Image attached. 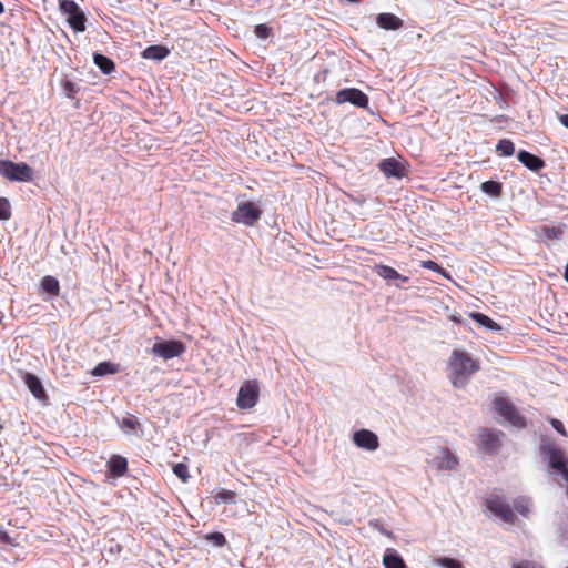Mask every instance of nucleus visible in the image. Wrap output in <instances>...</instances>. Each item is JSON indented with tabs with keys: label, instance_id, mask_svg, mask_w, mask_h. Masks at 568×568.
<instances>
[{
	"label": "nucleus",
	"instance_id": "5701e85b",
	"mask_svg": "<svg viewBox=\"0 0 568 568\" xmlns=\"http://www.w3.org/2000/svg\"><path fill=\"white\" fill-rule=\"evenodd\" d=\"M169 54V50L163 45H150L143 51L145 59L163 60Z\"/></svg>",
	"mask_w": 568,
	"mask_h": 568
},
{
	"label": "nucleus",
	"instance_id": "cd10ccee",
	"mask_svg": "<svg viewBox=\"0 0 568 568\" xmlns=\"http://www.w3.org/2000/svg\"><path fill=\"white\" fill-rule=\"evenodd\" d=\"M541 232L548 240H559L564 233L562 227L549 225L542 226Z\"/></svg>",
	"mask_w": 568,
	"mask_h": 568
},
{
	"label": "nucleus",
	"instance_id": "4be33fe9",
	"mask_svg": "<svg viewBox=\"0 0 568 568\" xmlns=\"http://www.w3.org/2000/svg\"><path fill=\"white\" fill-rule=\"evenodd\" d=\"M119 371V364L101 362L91 371V374L93 376H104L106 374H116Z\"/></svg>",
	"mask_w": 568,
	"mask_h": 568
},
{
	"label": "nucleus",
	"instance_id": "ea45409f",
	"mask_svg": "<svg viewBox=\"0 0 568 568\" xmlns=\"http://www.w3.org/2000/svg\"><path fill=\"white\" fill-rule=\"evenodd\" d=\"M371 526L374 528H377L385 536H387L389 538L393 537V534L390 531H387L383 526H379L377 523H375V524L371 523Z\"/></svg>",
	"mask_w": 568,
	"mask_h": 568
},
{
	"label": "nucleus",
	"instance_id": "7ed1b4c3",
	"mask_svg": "<svg viewBox=\"0 0 568 568\" xmlns=\"http://www.w3.org/2000/svg\"><path fill=\"white\" fill-rule=\"evenodd\" d=\"M60 11L67 16V22L75 32L85 30L87 17L73 0H58Z\"/></svg>",
	"mask_w": 568,
	"mask_h": 568
},
{
	"label": "nucleus",
	"instance_id": "4c0bfd02",
	"mask_svg": "<svg viewBox=\"0 0 568 568\" xmlns=\"http://www.w3.org/2000/svg\"><path fill=\"white\" fill-rule=\"evenodd\" d=\"M513 568H544L537 562L523 560L513 565Z\"/></svg>",
	"mask_w": 568,
	"mask_h": 568
},
{
	"label": "nucleus",
	"instance_id": "a878e982",
	"mask_svg": "<svg viewBox=\"0 0 568 568\" xmlns=\"http://www.w3.org/2000/svg\"><path fill=\"white\" fill-rule=\"evenodd\" d=\"M514 508L521 516H528L530 513V500L526 497H518L514 500Z\"/></svg>",
	"mask_w": 568,
	"mask_h": 568
},
{
	"label": "nucleus",
	"instance_id": "9b49d317",
	"mask_svg": "<svg viewBox=\"0 0 568 568\" xmlns=\"http://www.w3.org/2000/svg\"><path fill=\"white\" fill-rule=\"evenodd\" d=\"M354 444L366 450H376L379 446L378 437L375 433L368 429H361L353 435Z\"/></svg>",
	"mask_w": 568,
	"mask_h": 568
},
{
	"label": "nucleus",
	"instance_id": "a19ab883",
	"mask_svg": "<svg viewBox=\"0 0 568 568\" xmlns=\"http://www.w3.org/2000/svg\"><path fill=\"white\" fill-rule=\"evenodd\" d=\"M0 541L11 544V538L6 531H2L0 532Z\"/></svg>",
	"mask_w": 568,
	"mask_h": 568
},
{
	"label": "nucleus",
	"instance_id": "72a5a7b5",
	"mask_svg": "<svg viewBox=\"0 0 568 568\" xmlns=\"http://www.w3.org/2000/svg\"><path fill=\"white\" fill-rule=\"evenodd\" d=\"M61 87L63 89L64 94L70 99H74L75 93L79 91L75 83H73L70 80L62 81Z\"/></svg>",
	"mask_w": 568,
	"mask_h": 568
},
{
	"label": "nucleus",
	"instance_id": "20e7f679",
	"mask_svg": "<svg viewBox=\"0 0 568 568\" xmlns=\"http://www.w3.org/2000/svg\"><path fill=\"white\" fill-rule=\"evenodd\" d=\"M495 410L510 425L523 428L526 426L525 418L519 414L515 405L505 397H496L494 400Z\"/></svg>",
	"mask_w": 568,
	"mask_h": 568
},
{
	"label": "nucleus",
	"instance_id": "9d476101",
	"mask_svg": "<svg viewBox=\"0 0 568 568\" xmlns=\"http://www.w3.org/2000/svg\"><path fill=\"white\" fill-rule=\"evenodd\" d=\"M336 102L342 104L349 102L356 106L365 108L368 104V97L359 89L347 88L336 93Z\"/></svg>",
	"mask_w": 568,
	"mask_h": 568
},
{
	"label": "nucleus",
	"instance_id": "a211bd4d",
	"mask_svg": "<svg viewBox=\"0 0 568 568\" xmlns=\"http://www.w3.org/2000/svg\"><path fill=\"white\" fill-rule=\"evenodd\" d=\"M374 270H375V273L379 277H382L386 281H392V280H402L403 282L408 281L407 276H403L395 268H393L392 266H388V265L378 264V265H375Z\"/></svg>",
	"mask_w": 568,
	"mask_h": 568
},
{
	"label": "nucleus",
	"instance_id": "6e6552de",
	"mask_svg": "<svg viewBox=\"0 0 568 568\" xmlns=\"http://www.w3.org/2000/svg\"><path fill=\"white\" fill-rule=\"evenodd\" d=\"M151 351L154 355H158L166 361L181 356L185 352V346L180 341H165L155 343Z\"/></svg>",
	"mask_w": 568,
	"mask_h": 568
},
{
	"label": "nucleus",
	"instance_id": "1a4fd4ad",
	"mask_svg": "<svg viewBox=\"0 0 568 568\" xmlns=\"http://www.w3.org/2000/svg\"><path fill=\"white\" fill-rule=\"evenodd\" d=\"M503 435L501 432H493L488 428L480 429L478 434L479 449L487 454H495L501 445L500 437Z\"/></svg>",
	"mask_w": 568,
	"mask_h": 568
},
{
	"label": "nucleus",
	"instance_id": "7c9ffc66",
	"mask_svg": "<svg viewBox=\"0 0 568 568\" xmlns=\"http://www.w3.org/2000/svg\"><path fill=\"white\" fill-rule=\"evenodd\" d=\"M11 217V206L6 197H0V220L7 221Z\"/></svg>",
	"mask_w": 568,
	"mask_h": 568
},
{
	"label": "nucleus",
	"instance_id": "79ce46f5",
	"mask_svg": "<svg viewBox=\"0 0 568 568\" xmlns=\"http://www.w3.org/2000/svg\"><path fill=\"white\" fill-rule=\"evenodd\" d=\"M559 122L568 129V114H561L559 116Z\"/></svg>",
	"mask_w": 568,
	"mask_h": 568
},
{
	"label": "nucleus",
	"instance_id": "e433bc0d",
	"mask_svg": "<svg viewBox=\"0 0 568 568\" xmlns=\"http://www.w3.org/2000/svg\"><path fill=\"white\" fill-rule=\"evenodd\" d=\"M234 496V491L222 489L216 494L215 498L223 501H229L232 500Z\"/></svg>",
	"mask_w": 568,
	"mask_h": 568
},
{
	"label": "nucleus",
	"instance_id": "c756f323",
	"mask_svg": "<svg viewBox=\"0 0 568 568\" xmlns=\"http://www.w3.org/2000/svg\"><path fill=\"white\" fill-rule=\"evenodd\" d=\"M205 539L211 541L216 547H223L227 542L225 536L219 531L207 534Z\"/></svg>",
	"mask_w": 568,
	"mask_h": 568
},
{
	"label": "nucleus",
	"instance_id": "bb28decb",
	"mask_svg": "<svg viewBox=\"0 0 568 568\" xmlns=\"http://www.w3.org/2000/svg\"><path fill=\"white\" fill-rule=\"evenodd\" d=\"M496 150L504 156H510L515 152V145L510 140L501 139L497 143Z\"/></svg>",
	"mask_w": 568,
	"mask_h": 568
},
{
	"label": "nucleus",
	"instance_id": "412c9836",
	"mask_svg": "<svg viewBox=\"0 0 568 568\" xmlns=\"http://www.w3.org/2000/svg\"><path fill=\"white\" fill-rule=\"evenodd\" d=\"M470 318H473L476 323H478L479 325L490 329V331H499L500 329V325L497 324L495 321H493L489 316L483 314V313H478V312H473L469 314Z\"/></svg>",
	"mask_w": 568,
	"mask_h": 568
},
{
	"label": "nucleus",
	"instance_id": "37998d69",
	"mask_svg": "<svg viewBox=\"0 0 568 568\" xmlns=\"http://www.w3.org/2000/svg\"><path fill=\"white\" fill-rule=\"evenodd\" d=\"M564 277L568 282V262H567V265H566Z\"/></svg>",
	"mask_w": 568,
	"mask_h": 568
},
{
	"label": "nucleus",
	"instance_id": "423d86ee",
	"mask_svg": "<svg viewBox=\"0 0 568 568\" xmlns=\"http://www.w3.org/2000/svg\"><path fill=\"white\" fill-rule=\"evenodd\" d=\"M486 508L505 523L515 524L516 516L510 507L500 496L491 495L485 499Z\"/></svg>",
	"mask_w": 568,
	"mask_h": 568
},
{
	"label": "nucleus",
	"instance_id": "c03bdc74",
	"mask_svg": "<svg viewBox=\"0 0 568 568\" xmlns=\"http://www.w3.org/2000/svg\"><path fill=\"white\" fill-rule=\"evenodd\" d=\"M4 11V6L2 4V2L0 1V14L3 13Z\"/></svg>",
	"mask_w": 568,
	"mask_h": 568
},
{
	"label": "nucleus",
	"instance_id": "b1692460",
	"mask_svg": "<svg viewBox=\"0 0 568 568\" xmlns=\"http://www.w3.org/2000/svg\"><path fill=\"white\" fill-rule=\"evenodd\" d=\"M480 190L493 197H499L503 193V184L491 180L485 181L481 183Z\"/></svg>",
	"mask_w": 568,
	"mask_h": 568
},
{
	"label": "nucleus",
	"instance_id": "58836bf2",
	"mask_svg": "<svg viewBox=\"0 0 568 568\" xmlns=\"http://www.w3.org/2000/svg\"><path fill=\"white\" fill-rule=\"evenodd\" d=\"M550 424L559 434H561L562 436H567L566 428L561 420L557 418H551Z\"/></svg>",
	"mask_w": 568,
	"mask_h": 568
},
{
	"label": "nucleus",
	"instance_id": "0eeeda50",
	"mask_svg": "<svg viewBox=\"0 0 568 568\" xmlns=\"http://www.w3.org/2000/svg\"><path fill=\"white\" fill-rule=\"evenodd\" d=\"M261 217V211L252 202L239 204L237 209L232 213V221L248 226L254 225Z\"/></svg>",
	"mask_w": 568,
	"mask_h": 568
},
{
	"label": "nucleus",
	"instance_id": "f257e3e1",
	"mask_svg": "<svg viewBox=\"0 0 568 568\" xmlns=\"http://www.w3.org/2000/svg\"><path fill=\"white\" fill-rule=\"evenodd\" d=\"M449 378L456 388H464L470 377L480 371V362L463 349H454L447 363Z\"/></svg>",
	"mask_w": 568,
	"mask_h": 568
},
{
	"label": "nucleus",
	"instance_id": "f03ea898",
	"mask_svg": "<svg viewBox=\"0 0 568 568\" xmlns=\"http://www.w3.org/2000/svg\"><path fill=\"white\" fill-rule=\"evenodd\" d=\"M0 174L9 181L30 182L33 180V170L24 162L0 160Z\"/></svg>",
	"mask_w": 568,
	"mask_h": 568
},
{
	"label": "nucleus",
	"instance_id": "f8f14e48",
	"mask_svg": "<svg viewBox=\"0 0 568 568\" xmlns=\"http://www.w3.org/2000/svg\"><path fill=\"white\" fill-rule=\"evenodd\" d=\"M432 464L439 470H452L458 464V458L447 447H440Z\"/></svg>",
	"mask_w": 568,
	"mask_h": 568
},
{
	"label": "nucleus",
	"instance_id": "c85d7f7f",
	"mask_svg": "<svg viewBox=\"0 0 568 568\" xmlns=\"http://www.w3.org/2000/svg\"><path fill=\"white\" fill-rule=\"evenodd\" d=\"M420 266L424 267V268L434 271V272L443 275L446 278H449L448 272L445 268H443L438 263H436V262H434L432 260L422 261L420 262Z\"/></svg>",
	"mask_w": 568,
	"mask_h": 568
},
{
	"label": "nucleus",
	"instance_id": "c9c22d12",
	"mask_svg": "<svg viewBox=\"0 0 568 568\" xmlns=\"http://www.w3.org/2000/svg\"><path fill=\"white\" fill-rule=\"evenodd\" d=\"M254 32L258 38L265 39L271 34V28L266 24H257Z\"/></svg>",
	"mask_w": 568,
	"mask_h": 568
},
{
	"label": "nucleus",
	"instance_id": "393cba45",
	"mask_svg": "<svg viewBox=\"0 0 568 568\" xmlns=\"http://www.w3.org/2000/svg\"><path fill=\"white\" fill-rule=\"evenodd\" d=\"M41 286L49 294L59 295V293H60L59 282L53 276H50V275L44 276L41 281Z\"/></svg>",
	"mask_w": 568,
	"mask_h": 568
},
{
	"label": "nucleus",
	"instance_id": "ddd939ff",
	"mask_svg": "<svg viewBox=\"0 0 568 568\" xmlns=\"http://www.w3.org/2000/svg\"><path fill=\"white\" fill-rule=\"evenodd\" d=\"M378 166L387 178L402 179L406 174L405 165L394 158L384 159Z\"/></svg>",
	"mask_w": 568,
	"mask_h": 568
},
{
	"label": "nucleus",
	"instance_id": "aec40b11",
	"mask_svg": "<svg viewBox=\"0 0 568 568\" xmlns=\"http://www.w3.org/2000/svg\"><path fill=\"white\" fill-rule=\"evenodd\" d=\"M93 61L95 65L101 70L104 74H111L115 70V63L112 59L101 53L93 54Z\"/></svg>",
	"mask_w": 568,
	"mask_h": 568
},
{
	"label": "nucleus",
	"instance_id": "6ab92c4d",
	"mask_svg": "<svg viewBox=\"0 0 568 568\" xmlns=\"http://www.w3.org/2000/svg\"><path fill=\"white\" fill-rule=\"evenodd\" d=\"M385 568H407L403 558L394 550L388 549L383 557Z\"/></svg>",
	"mask_w": 568,
	"mask_h": 568
},
{
	"label": "nucleus",
	"instance_id": "39448f33",
	"mask_svg": "<svg viewBox=\"0 0 568 568\" xmlns=\"http://www.w3.org/2000/svg\"><path fill=\"white\" fill-rule=\"evenodd\" d=\"M260 387L257 381H245L239 389L236 405L240 409H250L258 402Z\"/></svg>",
	"mask_w": 568,
	"mask_h": 568
},
{
	"label": "nucleus",
	"instance_id": "dca6fc26",
	"mask_svg": "<svg viewBox=\"0 0 568 568\" xmlns=\"http://www.w3.org/2000/svg\"><path fill=\"white\" fill-rule=\"evenodd\" d=\"M517 158L520 163H523L526 168L535 172H538L545 166V161L542 159L528 151H519Z\"/></svg>",
	"mask_w": 568,
	"mask_h": 568
},
{
	"label": "nucleus",
	"instance_id": "473e14b6",
	"mask_svg": "<svg viewBox=\"0 0 568 568\" xmlns=\"http://www.w3.org/2000/svg\"><path fill=\"white\" fill-rule=\"evenodd\" d=\"M436 564L444 568H464L460 561L449 557L438 558Z\"/></svg>",
	"mask_w": 568,
	"mask_h": 568
},
{
	"label": "nucleus",
	"instance_id": "2f4dec72",
	"mask_svg": "<svg viewBox=\"0 0 568 568\" xmlns=\"http://www.w3.org/2000/svg\"><path fill=\"white\" fill-rule=\"evenodd\" d=\"M173 473L182 480L186 481L190 477L189 475V468L183 463H178L173 466Z\"/></svg>",
	"mask_w": 568,
	"mask_h": 568
},
{
	"label": "nucleus",
	"instance_id": "f3484780",
	"mask_svg": "<svg viewBox=\"0 0 568 568\" xmlns=\"http://www.w3.org/2000/svg\"><path fill=\"white\" fill-rule=\"evenodd\" d=\"M24 384L36 398L42 399L45 397V390L42 383L34 374L27 373L24 376Z\"/></svg>",
	"mask_w": 568,
	"mask_h": 568
},
{
	"label": "nucleus",
	"instance_id": "2eb2a0df",
	"mask_svg": "<svg viewBox=\"0 0 568 568\" xmlns=\"http://www.w3.org/2000/svg\"><path fill=\"white\" fill-rule=\"evenodd\" d=\"M376 23L384 30H398L404 26V22L399 17L388 12L377 14Z\"/></svg>",
	"mask_w": 568,
	"mask_h": 568
},
{
	"label": "nucleus",
	"instance_id": "f704fd0d",
	"mask_svg": "<svg viewBox=\"0 0 568 568\" xmlns=\"http://www.w3.org/2000/svg\"><path fill=\"white\" fill-rule=\"evenodd\" d=\"M139 420L134 416H129L122 419L121 426L134 430L139 426Z\"/></svg>",
	"mask_w": 568,
	"mask_h": 568
},
{
	"label": "nucleus",
	"instance_id": "4468645a",
	"mask_svg": "<svg viewBox=\"0 0 568 568\" xmlns=\"http://www.w3.org/2000/svg\"><path fill=\"white\" fill-rule=\"evenodd\" d=\"M108 471L114 478L123 477L128 471V460L121 455H112L108 462Z\"/></svg>",
	"mask_w": 568,
	"mask_h": 568
},
{
	"label": "nucleus",
	"instance_id": "a18cd8bd",
	"mask_svg": "<svg viewBox=\"0 0 568 568\" xmlns=\"http://www.w3.org/2000/svg\"><path fill=\"white\" fill-rule=\"evenodd\" d=\"M568 568V567H567Z\"/></svg>",
	"mask_w": 568,
	"mask_h": 568
}]
</instances>
